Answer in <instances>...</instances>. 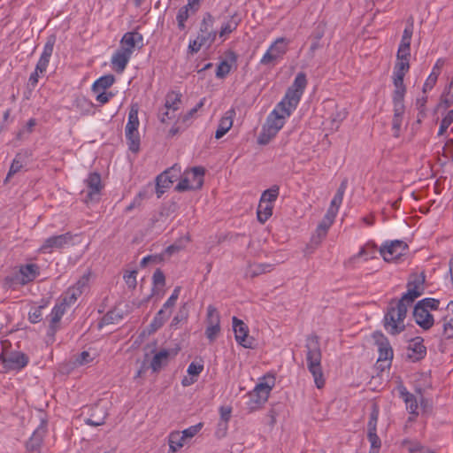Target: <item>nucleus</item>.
I'll use <instances>...</instances> for the list:
<instances>
[{
    "label": "nucleus",
    "instance_id": "obj_1",
    "mask_svg": "<svg viewBox=\"0 0 453 453\" xmlns=\"http://www.w3.org/2000/svg\"><path fill=\"white\" fill-rule=\"evenodd\" d=\"M418 297L417 293L407 290L399 300L390 301L383 320L384 327L389 334L395 335L404 331L403 320L407 316L408 307L411 306Z\"/></svg>",
    "mask_w": 453,
    "mask_h": 453
},
{
    "label": "nucleus",
    "instance_id": "obj_2",
    "mask_svg": "<svg viewBox=\"0 0 453 453\" xmlns=\"http://www.w3.org/2000/svg\"><path fill=\"white\" fill-rule=\"evenodd\" d=\"M306 360L309 372L312 374L318 388L325 386V378L321 367V349L319 339L317 335H309L306 338Z\"/></svg>",
    "mask_w": 453,
    "mask_h": 453
},
{
    "label": "nucleus",
    "instance_id": "obj_3",
    "mask_svg": "<svg viewBox=\"0 0 453 453\" xmlns=\"http://www.w3.org/2000/svg\"><path fill=\"white\" fill-rule=\"evenodd\" d=\"M306 85V74L303 72L298 73L293 84L288 88L285 96L278 104V107L280 108L281 111L287 116H290L292 111L296 108Z\"/></svg>",
    "mask_w": 453,
    "mask_h": 453
},
{
    "label": "nucleus",
    "instance_id": "obj_4",
    "mask_svg": "<svg viewBox=\"0 0 453 453\" xmlns=\"http://www.w3.org/2000/svg\"><path fill=\"white\" fill-rule=\"evenodd\" d=\"M274 384V376L268 374L264 376L263 381L257 384L255 388L247 394L249 399L246 404L250 411L259 409L268 400Z\"/></svg>",
    "mask_w": 453,
    "mask_h": 453
},
{
    "label": "nucleus",
    "instance_id": "obj_5",
    "mask_svg": "<svg viewBox=\"0 0 453 453\" xmlns=\"http://www.w3.org/2000/svg\"><path fill=\"white\" fill-rule=\"evenodd\" d=\"M408 250L406 242L401 240L392 241L380 248V253L386 262L395 261Z\"/></svg>",
    "mask_w": 453,
    "mask_h": 453
},
{
    "label": "nucleus",
    "instance_id": "obj_6",
    "mask_svg": "<svg viewBox=\"0 0 453 453\" xmlns=\"http://www.w3.org/2000/svg\"><path fill=\"white\" fill-rule=\"evenodd\" d=\"M409 70L406 69L404 65H401L400 68L395 67L393 74V83L395 90L393 93V103L404 104V95L406 93V87L403 83L405 73Z\"/></svg>",
    "mask_w": 453,
    "mask_h": 453
},
{
    "label": "nucleus",
    "instance_id": "obj_7",
    "mask_svg": "<svg viewBox=\"0 0 453 453\" xmlns=\"http://www.w3.org/2000/svg\"><path fill=\"white\" fill-rule=\"evenodd\" d=\"M4 368L8 370L19 371L27 365L28 357L20 351H13L8 355H0Z\"/></svg>",
    "mask_w": 453,
    "mask_h": 453
},
{
    "label": "nucleus",
    "instance_id": "obj_8",
    "mask_svg": "<svg viewBox=\"0 0 453 453\" xmlns=\"http://www.w3.org/2000/svg\"><path fill=\"white\" fill-rule=\"evenodd\" d=\"M233 329L236 342L246 349H252L254 339L249 335L247 325L236 317H233Z\"/></svg>",
    "mask_w": 453,
    "mask_h": 453
},
{
    "label": "nucleus",
    "instance_id": "obj_9",
    "mask_svg": "<svg viewBox=\"0 0 453 453\" xmlns=\"http://www.w3.org/2000/svg\"><path fill=\"white\" fill-rule=\"evenodd\" d=\"M73 235L67 232L63 234L54 235L47 238L41 246L40 250L44 253H51L54 250H58L70 244Z\"/></svg>",
    "mask_w": 453,
    "mask_h": 453
},
{
    "label": "nucleus",
    "instance_id": "obj_10",
    "mask_svg": "<svg viewBox=\"0 0 453 453\" xmlns=\"http://www.w3.org/2000/svg\"><path fill=\"white\" fill-rule=\"evenodd\" d=\"M287 52V42L284 38H278L264 54L260 60L262 65L273 64L277 59L282 58Z\"/></svg>",
    "mask_w": 453,
    "mask_h": 453
},
{
    "label": "nucleus",
    "instance_id": "obj_11",
    "mask_svg": "<svg viewBox=\"0 0 453 453\" xmlns=\"http://www.w3.org/2000/svg\"><path fill=\"white\" fill-rule=\"evenodd\" d=\"M374 343L378 347L379 357L378 362L380 361H388L391 362L393 358V349L389 343L388 339L380 332L375 331L372 335Z\"/></svg>",
    "mask_w": 453,
    "mask_h": 453
},
{
    "label": "nucleus",
    "instance_id": "obj_12",
    "mask_svg": "<svg viewBox=\"0 0 453 453\" xmlns=\"http://www.w3.org/2000/svg\"><path fill=\"white\" fill-rule=\"evenodd\" d=\"M426 355V347L424 345V339L416 336L410 340L407 347L406 358L413 363L422 360Z\"/></svg>",
    "mask_w": 453,
    "mask_h": 453
},
{
    "label": "nucleus",
    "instance_id": "obj_13",
    "mask_svg": "<svg viewBox=\"0 0 453 453\" xmlns=\"http://www.w3.org/2000/svg\"><path fill=\"white\" fill-rule=\"evenodd\" d=\"M180 167L177 169V165H174L172 168L165 170L156 178L155 191L158 198L161 197L165 190L170 188V185L177 180L178 176L173 174V173L176 171L180 172Z\"/></svg>",
    "mask_w": 453,
    "mask_h": 453
},
{
    "label": "nucleus",
    "instance_id": "obj_14",
    "mask_svg": "<svg viewBox=\"0 0 453 453\" xmlns=\"http://www.w3.org/2000/svg\"><path fill=\"white\" fill-rule=\"evenodd\" d=\"M88 188V193L85 197V203L99 199L101 189L103 188L101 175L98 173H90L85 180Z\"/></svg>",
    "mask_w": 453,
    "mask_h": 453
},
{
    "label": "nucleus",
    "instance_id": "obj_15",
    "mask_svg": "<svg viewBox=\"0 0 453 453\" xmlns=\"http://www.w3.org/2000/svg\"><path fill=\"white\" fill-rule=\"evenodd\" d=\"M32 157V151L30 150H22L19 151L13 158L9 172L4 180V183H7L9 180L17 173L20 172L24 167L29 164L30 157Z\"/></svg>",
    "mask_w": 453,
    "mask_h": 453
},
{
    "label": "nucleus",
    "instance_id": "obj_16",
    "mask_svg": "<svg viewBox=\"0 0 453 453\" xmlns=\"http://www.w3.org/2000/svg\"><path fill=\"white\" fill-rule=\"evenodd\" d=\"M144 46L143 36L138 31L134 30L124 34L120 40L122 50H127L129 54H133L135 49L141 50Z\"/></svg>",
    "mask_w": 453,
    "mask_h": 453
},
{
    "label": "nucleus",
    "instance_id": "obj_17",
    "mask_svg": "<svg viewBox=\"0 0 453 453\" xmlns=\"http://www.w3.org/2000/svg\"><path fill=\"white\" fill-rule=\"evenodd\" d=\"M413 317L415 322L424 330H428L434 326V316L429 312V311L417 303L413 309Z\"/></svg>",
    "mask_w": 453,
    "mask_h": 453
},
{
    "label": "nucleus",
    "instance_id": "obj_18",
    "mask_svg": "<svg viewBox=\"0 0 453 453\" xmlns=\"http://www.w3.org/2000/svg\"><path fill=\"white\" fill-rule=\"evenodd\" d=\"M47 431V423L45 421H42L41 425L35 430L32 436L29 438L27 442V449L28 451H35L38 450L43 441V437Z\"/></svg>",
    "mask_w": 453,
    "mask_h": 453
},
{
    "label": "nucleus",
    "instance_id": "obj_19",
    "mask_svg": "<svg viewBox=\"0 0 453 453\" xmlns=\"http://www.w3.org/2000/svg\"><path fill=\"white\" fill-rule=\"evenodd\" d=\"M131 56L132 55L129 54L127 50H122L121 48H119L111 57V63L113 69L118 73H121L128 64Z\"/></svg>",
    "mask_w": 453,
    "mask_h": 453
},
{
    "label": "nucleus",
    "instance_id": "obj_20",
    "mask_svg": "<svg viewBox=\"0 0 453 453\" xmlns=\"http://www.w3.org/2000/svg\"><path fill=\"white\" fill-rule=\"evenodd\" d=\"M66 311V307L59 303L58 304H56L52 311H51V313L50 315V325H49V330H48V335H50V336H54L56 332L58 331V323L60 322L63 315L65 314Z\"/></svg>",
    "mask_w": 453,
    "mask_h": 453
},
{
    "label": "nucleus",
    "instance_id": "obj_21",
    "mask_svg": "<svg viewBox=\"0 0 453 453\" xmlns=\"http://www.w3.org/2000/svg\"><path fill=\"white\" fill-rule=\"evenodd\" d=\"M285 117L288 116L281 111V109L277 104L275 109L268 115L265 124L279 132L284 126Z\"/></svg>",
    "mask_w": 453,
    "mask_h": 453
},
{
    "label": "nucleus",
    "instance_id": "obj_22",
    "mask_svg": "<svg viewBox=\"0 0 453 453\" xmlns=\"http://www.w3.org/2000/svg\"><path fill=\"white\" fill-rule=\"evenodd\" d=\"M19 274L20 276L19 284L26 285L28 282L33 281L37 277L39 274V267L35 264L22 265L19 268Z\"/></svg>",
    "mask_w": 453,
    "mask_h": 453
},
{
    "label": "nucleus",
    "instance_id": "obj_23",
    "mask_svg": "<svg viewBox=\"0 0 453 453\" xmlns=\"http://www.w3.org/2000/svg\"><path fill=\"white\" fill-rule=\"evenodd\" d=\"M398 391L400 397L406 403V409L409 411L411 414H413L415 416H418V401L416 396L410 393L407 388L401 385L398 387Z\"/></svg>",
    "mask_w": 453,
    "mask_h": 453
},
{
    "label": "nucleus",
    "instance_id": "obj_24",
    "mask_svg": "<svg viewBox=\"0 0 453 453\" xmlns=\"http://www.w3.org/2000/svg\"><path fill=\"white\" fill-rule=\"evenodd\" d=\"M235 111L234 109H231L226 112V115L222 117L219 120V127L215 132V138L220 139L223 137L228 130L233 126V117L234 116Z\"/></svg>",
    "mask_w": 453,
    "mask_h": 453
},
{
    "label": "nucleus",
    "instance_id": "obj_25",
    "mask_svg": "<svg viewBox=\"0 0 453 453\" xmlns=\"http://www.w3.org/2000/svg\"><path fill=\"white\" fill-rule=\"evenodd\" d=\"M425 280L426 277L424 273L421 274H411L407 283V289L409 291H414L418 296L424 294L425 291Z\"/></svg>",
    "mask_w": 453,
    "mask_h": 453
},
{
    "label": "nucleus",
    "instance_id": "obj_26",
    "mask_svg": "<svg viewBox=\"0 0 453 453\" xmlns=\"http://www.w3.org/2000/svg\"><path fill=\"white\" fill-rule=\"evenodd\" d=\"M394 104V117L392 120V128L394 130V136L398 137L402 122L403 116L405 111L404 104L393 103Z\"/></svg>",
    "mask_w": 453,
    "mask_h": 453
},
{
    "label": "nucleus",
    "instance_id": "obj_27",
    "mask_svg": "<svg viewBox=\"0 0 453 453\" xmlns=\"http://www.w3.org/2000/svg\"><path fill=\"white\" fill-rule=\"evenodd\" d=\"M171 314H172L171 311H164V309H160L157 311V313L156 314V316L154 317L151 323L150 324L149 332L154 333V332L157 331L159 328H161L164 326L165 322L169 319Z\"/></svg>",
    "mask_w": 453,
    "mask_h": 453
},
{
    "label": "nucleus",
    "instance_id": "obj_28",
    "mask_svg": "<svg viewBox=\"0 0 453 453\" xmlns=\"http://www.w3.org/2000/svg\"><path fill=\"white\" fill-rule=\"evenodd\" d=\"M205 173V169L203 166H195L190 169V172H188L187 174H191L190 183L193 184V188L195 189H200L203 184V176Z\"/></svg>",
    "mask_w": 453,
    "mask_h": 453
},
{
    "label": "nucleus",
    "instance_id": "obj_29",
    "mask_svg": "<svg viewBox=\"0 0 453 453\" xmlns=\"http://www.w3.org/2000/svg\"><path fill=\"white\" fill-rule=\"evenodd\" d=\"M182 94L174 90L169 91L165 96V107L172 110L173 113L179 110Z\"/></svg>",
    "mask_w": 453,
    "mask_h": 453
},
{
    "label": "nucleus",
    "instance_id": "obj_30",
    "mask_svg": "<svg viewBox=\"0 0 453 453\" xmlns=\"http://www.w3.org/2000/svg\"><path fill=\"white\" fill-rule=\"evenodd\" d=\"M115 81L113 74H106L98 78L92 85V91H105L109 88Z\"/></svg>",
    "mask_w": 453,
    "mask_h": 453
},
{
    "label": "nucleus",
    "instance_id": "obj_31",
    "mask_svg": "<svg viewBox=\"0 0 453 453\" xmlns=\"http://www.w3.org/2000/svg\"><path fill=\"white\" fill-rule=\"evenodd\" d=\"M410 57H411V47H409V46L404 47V46L399 45L397 54H396L397 62H396L395 67L400 68L401 65H404L406 69L409 70Z\"/></svg>",
    "mask_w": 453,
    "mask_h": 453
},
{
    "label": "nucleus",
    "instance_id": "obj_32",
    "mask_svg": "<svg viewBox=\"0 0 453 453\" xmlns=\"http://www.w3.org/2000/svg\"><path fill=\"white\" fill-rule=\"evenodd\" d=\"M169 355L170 353L167 349H162L153 357L150 363V367L153 370V372L159 371L162 365L167 363Z\"/></svg>",
    "mask_w": 453,
    "mask_h": 453
},
{
    "label": "nucleus",
    "instance_id": "obj_33",
    "mask_svg": "<svg viewBox=\"0 0 453 453\" xmlns=\"http://www.w3.org/2000/svg\"><path fill=\"white\" fill-rule=\"evenodd\" d=\"M186 439L180 434V432H172L169 435V449L172 452H176L184 446Z\"/></svg>",
    "mask_w": 453,
    "mask_h": 453
},
{
    "label": "nucleus",
    "instance_id": "obj_34",
    "mask_svg": "<svg viewBox=\"0 0 453 453\" xmlns=\"http://www.w3.org/2000/svg\"><path fill=\"white\" fill-rule=\"evenodd\" d=\"M139 119H138V108L136 105H133L129 111L128 121L126 125L125 131L131 133L138 130Z\"/></svg>",
    "mask_w": 453,
    "mask_h": 453
},
{
    "label": "nucleus",
    "instance_id": "obj_35",
    "mask_svg": "<svg viewBox=\"0 0 453 453\" xmlns=\"http://www.w3.org/2000/svg\"><path fill=\"white\" fill-rule=\"evenodd\" d=\"M81 295V290H79L77 288L70 287L62 296L60 303H63L65 307H68L73 304Z\"/></svg>",
    "mask_w": 453,
    "mask_h": 453
},
{
    "label": "nucleus",
    "instance_id": "obj_36",
    "mask_svg": "<svg viewBox=\"0 0 453 453\" xmlns=\"http://www.w3.org/2000/svg\"><path fill=\"white\" fill-rule=\"evenodd\" d=\"M278 134L277 131L267 126L265 123L257 137V142L260 145H266Z\"/></svg>",
    "mask_w": 453,
    "mask_h": 453
},
{
    "label": "nucleus",
    "instance_id": "obj_37",
    "mask_svg": "<svg viewBox=\"0 0 453 453\" xmlns=\"http://www.w3.org/2000/svg\"><path fill=\"white\" fill-rule=\"evenodd\" d=\"M273 206L271 203H262L259 202L257 216V220L264 224L273 214Z\"/></svg>",
    "mask_w": 453,
    "mask_h": 453
},
{
    "label": "nucleus",
    "instance_id": "obj_38",
    "mask_svg": "<svg viewBox=\"0 0 453 453\" xmlns=\"http://www.w3.org/2000/svg\"><path fill=\"white\" fill-rule=\"evenodd\" d=\"M280 194V188L277 185L272 186L270 188L262 193L260 202L262 203H271L274 202Z\"/></svg>",
    "mask_w": 453,
    "mask_h": 453
},
{
    "label": "nucleus",
    "instance_id": "obj_39",
    "mask_svg": "<svg viewBox=\"0 0 453 453\" xmlns=\"http://www.w3.org/2000/svg\"><path fill=\"white\" fill-rule=\"evenodd\" d=\"M272 265L269 264H257L250 266L245 273L246 277L255 278L262 273L270 272Z\"/></svg>",
    "mask_w": 453,
    "mask_h": 453
},
{
    "label": "nucleus",
    "instance_id": "obj_40",
    "mask_svg": "<svg viewBox=\"0 0 453 453\" xmlns=\"http://www.w3.org/2000/svg\"><path fill=\"white\" fill-rule=\"evenodd\" d=\"M126 138L128 141V148L133 152H137L140 149V135L138 130L128 133L125 131Z\"/></svg>",
    "mask_w": 453,
    "mask_h": 453
},
{
    "label": "nucleus",
    "instance_id": "obj_41",
    "mask_svg": "<svg viewBox=\"0 0 453 453\" xmlns=\"http://www.w3.org/2000/svg\"><path fill=\"white\" fill-rule=\"evenodd\" d=\"M207 326H220V316L217 309L209 305L207 308V317H206Z\"/></svg>",
    "mask_w": 453,
    "mask_h": 453
},
{
    "label": "nucleus",
    "instance_id": "obj_42",
    "mask_svg": "<svg viewBox=\"0 0 453 453\" xmlns=\"http://www.w3.org/2000/svg\"><path fill=\"white\" fill-rule=\"evenodd\" d=\"M407 23H408V25L406 26V27L403 30L400 45L404 46V47L405 46L411 47V36L413 34V19L411 17L407 20Z\"/></svg>",
    "mask_w": 453,
    "mask_h": 453
},
{
    "label": "nucleus",
    "instance_id": "obj_43",
    "mask_svg": "<svg viewBox=\"0 0 453 453\" xmlns=\"http://www.w3.org/2000/svg\"><path fill=\"white\" fill-rule=\"evenodd\" d=\"M152 281H153V288L152 293L146 298L145 302H148L150 298L154 295L155 293V288L157 286H165V276L163 271L159 268H157L152 276Z\"/></svg>",
    "mask_w": 453,
    "mask_h": 453
},
{
    "label": "nucleus",
    "instance_id": "obj_44",
    "mask_svg": "<svg viewBox=\"0 0 453 453\" xmlns=\"http://www.w3.org/2000/svg\"><path fill=\"white\" fill-rule=\"evenodd\" d=\"M379 418V408L373 403L370 413L369 421L367 423V432H377V422Z\"/></svg>",
    "mask_w": 453,
    "mask_h": 453
},
{
    "label": "nucleus",
    "instance_id": "obj_45",
    "mask_svg": "<svg viewBox=\"0 0 453 453\" xmlns=\"http://www.w3.org/2000/svg\"><path fill=\"white\" fill-rule=\"evenodd\" d=\"M154 193V188L151 183H149L146 185L142 189L139 191V193L135 196L134 198L135 200V203L142 204V202L143 200L149 199L153 196Z\"/></svg>",
    "mask_w": 453,
    "mask_h": 453
},
{
    "label": "nucleus",
    "instance_id": "obj_46",
    "mask_svg": "<svg viewBox=\"0 0 453 453\" xmlns=\"http://www.w3.org/2000/svg\"><path fill=\"white\" fill-rule=\"evenodd\" d=\"M238 24L239 19H236V14H234L231 17L230 20L221 26L219 36L222 37L226 34L232 33L236 29Z\"/></svg>",
    "mask_w": 453,
    "mask_h": 453
},
{
    "label": "nucleus",
    "instance_id": "obj_47",
    "mask_svg": "<svg viewBox=\"0 0 453 453\" xmlns=\"http://www.w3.org/2000/svg\"><path fill=\"white\" fill-rule=\"evenodd\" d=\"M47 306V302H43V303L40 304L39 306L35 307L28 313V320L33 323L36 324L40 322L42 319V311Z\"/></svg>",
    "mask_w": 453,
    "mask_h": 453
},
{
    "label": "nucleus",
    "instance_id": "obj_48",
    "mask_svg": "<svg viewBox=\"0 0 453 453\" xmlns=\"http://www.w3.org/2000/svg\"><path fill=\"white\" fill-rule=\"evenodd\" d=\"M376 249H377L376 244L372 242H369L364 247H362L360 249L359 252L356 255V257H366V259L368 257L372 258L376 252Z\"/></svg>",
    "mask_w": 453,
    "mask_h": 453
},
{
    "label": "nucleus",
    "instance_id": "obj_49",
    "mask_svg": "<svg viewBox=\"0 0 453 453\" xmlns=\"http://www.w3.org/2000/svg\"><path fill=\"white\" fill-rule=\"evenodd\" d=\"M367 438L371 443L370 451L379 453L381 447V441L377 435V432H367Z\"/></svg>",
    "mask_w": 453,
    "mask_h": 453
},
{
    "label": "nucleus",
    "instance_id": "obj_50",
    "mask_svg": "<svg viewBox=\"0 0 453 453\" xmlns=\"http://www.w3.org/2000/svg\"><path fill=\"white\" fill-rule=\"evenodd\" d=\"M418 305L425 308L426 310L436 311L439 308L440 301L434 298H424L417 303Z\"/></svg>",
    "mask_w": 453,
    "mask_h": 453
},
{
    "label": "nucleus",
    "instance_id": "obj_51",
    "mask_svg": "<svg viewBox=\"0 0 453 453\" xmlns=\"http://www.w3.org/2000/svg\"><path fill=\"white\" fill-rule=\"evenodd\" d=\"M204 101L205 98H202L194 108L188 111L182 117H180L178 119V121H181L183 124H188V122L193 118V116L197 112V111L203 106Z\"/></svg>",
    "mask_w": 453,
    "mask_h": 453
},
{
    "label": "nucleus",
    "instance_id": "obj_52",
    "mask_svg": "<svg viewBox=\"0 0 453 453\" xmlns=\"http://www.w3.org/2000/svg\"><path fill=\"white\" fill-rule=\"evenodd\" d=\"M219 412H220L221 422H219V427L222 426L223 427L222 430L225 433L226 430V427H227V422L231 417V408L222 406L219 409Z\"/></svg>",
    "mask_w": 453,
    "mask_h": 453
},
{
    "label": "nucleus",
    "instance_id": "obj_53",
    "mask_svg": "<svg viewBox=\"0 0 453 453\" xmlns=\"http://www.w3.org/2000/svg\"><path fill=\"white\" fill-rule=\"evenodd\" d=\"M213 25V17L210 13H206L202 20L201 26H200V34H208L210 32H213L212 30H210V28Z\"/></svg>",
    "mask_w": 453,
    "mask_h": 453
},
{
    "label": "nucleus",
    "instance_id": "obj_54",
    "mask_svg": "<svg viewBox=\"0 0 453 453\" xmlns=\"http://www.w3.org/2000/svg\"><path fill=\"white\" fill-rule=\"evenodd\" d=\"M121 319V316L116 313L114 311H108L100 320L98 326L103 327L104 326L113 324L116 319Z\"/></svg>",
    "mask_w": 453,
    "mask_h": 453
},
{
    "label": "nucleus",
    "instance_id": "obj_55",
    "mask_svg": "<svg viewBox=\"0 0 453 453\" xmlns=\"http://www.w3.org/2000/svg\"><path fill=\"white\" fill-rule=\"evenodd\" d=\"M106 416L107 414L105 411H102V416L100 417H96L95 413H92L89 418L85 419V423L91 426H99L104 424Z\"/></svg>",
    "mask_w": 453,
    "mask_h": 453
},
{
    "label": "nucleus",
    "instance_id": "obj_56",
    "mask_svg": "<svg viewBox=\"0 0 453 453\" xmlns=\"http://www.w3.org/2000/svg\"><path fill=\"white\" fill-rule=\"evenodd\" d=\"M55 42H56V36L54 35H50L47 39V42L44 45V48H43V50H42V53L41 56L50 58L52 52H53Z\"/></svg>",
    "mask_w": 453,
    "mask_h": 453
},
{
    "label": "nucleus",
    "instance_id": "obj_57",
    "mask_svg": "<svg viewBox=\"0 0 453 453\" xmlns=\"http://www.w3.org/2000/svg\"><path fill=\"white\" fill-rule=\"evenodd\" d=\"M231 70V65L226 60L221 61L217 66L216 77L219 79L225 78Z\"/></svg>",
    "mask_w": 453,
    "mask_h": 453
},
{
    "label": "nucleus",
    "instance_id": "obj_58",
    "mask_svg": "<svg viewBox=\"0 0 453 453\" xmlns=\"http://www.w3.org/2000/svg\"><path fill=\"white\" fill-rule=\"evenodd\" d=\"M188 317V311H187V303H184L180 309L178 313L173 317L171 326H177V325L182 321L183 319H186Z\"/></svg>",
    "mask_w": 453,
    "mask_h": 453
},
{
    "label": "nucleus",
    "instance_id": "obj_59",
    "mask_svg": "<svg viewBox=\"0 0 453 453\" xmlns=\"http://www.w3.org/2000/svg\"><path fill=\"white\" fill-rule=\"evenodd\" d=\"M326 231L317 227L315 234L311 236V245L313 247H318L321 243L322 240L326 236Z\"/></svg>",
    "mask_w": 453,
    "mask_h": 453
},
{
    "label": "nucleus",
    "instance_id": "obj_60",
    "mask_svg": "<svg viewBox=\"0 0 453 453\" xmlns=\"http://www.w3.org/2000/svg\"><path fill=\"white\" fill-rule=\"evenodd\" d=\"M175 190L179 192H183L187 190H196L195 188H193V184L190 183L189 177L186 176L182 178L180 182L176 185Z\"/></svg>",
    "mask_w": 453,
    "mask_h": 453
},
{
    "label": "nucleus",
    "instance_id": "obj_61",
    "mask_svg": "<svg viewBox=\"0 0 453 453\" xmlns=\"http://www.w3.org/2000/svg\"><path fill=\"white\" fill-rule=\"evenodd\" d=\"M136 274L137 271L135 270L127 272L126 274H124L125 282L127 285V287L131 289H134L137 285Z\"/></svg>",
    "mask_w": 453,
    "mask_h": 453
},
{
    "label": "nucleus",
    "instance_id": "obj_62",
    "mask_svg": "<svg viewBox=\"0 0 453 453\" xmlns=\"http://www.w3.org/2000/svg\"><path fill=\"white\" fill-rule=\"evenodd\" d=\"M202 428V424H196L195 426H191L188 428L183 430L180 434L187 440L188 438L194 437Z\"/></svg>",
    "mask_w": 453,
    "mask_h": 453
},
{
    "label": "nucleus",
    "instance_id": "obj_63",
    "mask_svg": "<svg viewBox=\"0 0 453 453\" xmlns=\"http://www.w3.org/2000/svg\"><path fill=\"white\" fill-rule=\"evenodd\" d=\"M93 358L91 357L88 351H82L80 353L74 360L75 365H84L89 362H91Z\"/></svg>",
    "mask_w": 453,
    "mask_h": 453
},
{
    "label": "nucleus",
    "instance_id": "obj_64",
    "mask_svg": "<svg viewBox=\"0 0 453 453\" xmlns=\"http://www.w3.org/2000/svg\"><path fill=\"white\" fill-rule=\"evenodd\" d=\"M441 104H444L445 108H449L453 104V92L451 93V89H449L448 87L441 96Z\"/></svg>",
    "mask_w": 453,
    "mask_h": 453
}]
</instances>
